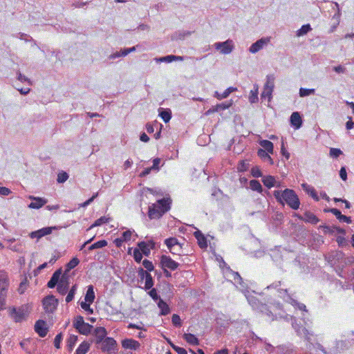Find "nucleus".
Masks as SVG:
<instances>
[{
  "instance_id": "4be33fe9",
  "label": "nucleus",
  "mask_w": 354,
  "mask_h": 354,
  "mask_svg": "<svg viewBox=\"0 0 354 354\" xmlns=\"http://www.w3.org/2000/svg\"><path fill=\"white\" fill-rule=\"evenodd\" d=\"M257 155L263 161L268 162L270 165H272L274 164V161L271 156H270V153L266 151V150L263 149H259L257 151Z\"/></svg>"
},
{
  "instance_id": "c03bdc74",
  "label": "nucleus",
  "mask_w": 354,
  "mask_h": 354,
  "mask_svg": "<svg viewBox=\"0 0 354 354\" xmlns=\"http://www.w3.org/2000/svg\"><path fill=\"white\" fill-rule=\"evenodd\" d=\"M343 153L342 151L338 148H330L329 155L331 158H337Z\"/></svg>"
},
{
  "instance_id": "4468645a",
  "label": "nucleus",
  "mask_w": 354,
  "mask_h": 354,
  "mask_svg": "<svg viewBox=\"0 0 354 354\" xmlns=\"http://www.w3.org/2000/svg\"><path fill=\"white\" fill-rule=\"evenodd\" d=\"M270 42V38H261L252 44L250 47L251 53H256L263 48V46Z\"/></svg>"
},
{
  "instance_id": "39448f33",
  "label": "nucleus",
  "mask_w": 354,
  "mask_h": 354,
  "mask_svg": "<svg viewBox=\"0 0 354 354\" xmlns=\"http://www.w3.org/2000/svg\"><path fill=\"white\" fill-rule=\"evenodd\" d=\"M98 345L99 348L103 353H106L107 354H116L118 352V344L113 337H106V339Z\"/></svg>"
},
{
  "instance_id": "a211bd4d",
  "label": "nucleus",
  "mask_w": 354,
  "mask_h": 354,
  "mask_svg": "<svg viewBox=\"0 0 354 354\" xmlns=\"http://www.w3.org/2000/svg\"><path fill=\"white\" fill-rule=\"evenodd\" d=\"M165 244L168 248L169 252H171L172 254H176V252L174 251L176 247H178L180 248H181L180 245V243H178V239L174 237L166 239L165 240Z\"/></svg>"
},
{
  "instance_id": "ea45409f",
  "label": "nucleus",
  "mask_w": 354,
  "mask_h": 354,
  "mask_svg": "<svg viewBox=\"0 0 354 354\" xmlns=\"http://www.w3.org/2000/svg\"><path fill=\"white\" fill-rule=\"evenodd\" d=\"M68 174L64 171H62L59 172V174H57V181L59 183H64L68 180Z\"/></svg>"
},
{
  "instance_id": "bb28decb",
  "label": "nucleus",
  "mask_w": 354,
  "mask_h": 354,
  "mask_svg": "<svg viewBox=\"0 0 354 354\" xmlns=\"http://www.w3.org/2000/svg\"><path fill=\"white\" fill-rule=\"evenodd\" d=\"M158 306L160 309L161 315H167L170 313V308L168 304L165 302L162 299H159Z\"/></svg>"
},
{
  "instance_id": "13d9d810",
  "label": "nucleus",
  "mask_w": 354,
  "mask_h": 354,
  "mask_svg": "<svg viewBox=\"0 0 354 354\" xmlns=\"http://www.w3.org/2000/svg\"><path fill=\"white\" fill-rule=\"evenodd\" d=\"M95 249L102 248L107 245V241L106 240H100L93 243Z\"/></svg>"
},
{
  "instance_id": "f03ea898",
  "label": "nucleus",
  "mask_w": 354,
  "mask_h": 354,
  "mask_svg": "<svg viewBox=\"0 0 354 354\" xmlns=\"http://www.w3.org/2000/svg\"><path fill=\"white\" fill-rule=\"evenodd\" d=\"M171 200L164 198L158 200L149 207L148 216L150 219H158L171 209Z\"/></svg>"
},
{
  "instance_id": "412c9836",
  "label": "nucleus",
  "mask_w": 354,
  "mask_h": 354,
  "mask_svg": "<svg viewBox=\"0 0 354 354\" xmlns=\"http://www.w3.org/2000/svg\"><path fill=\"white\" fill-rule=\"evenodd\" d=\"M299 218L305 222L310 223L312 224H317L319 222L318 218L310 212H306L304 216H300Z\"/></svg>"
},
{
  "instance_id": "680f3d73",
  "label": "nucleus",
  "mask_w": 354,
  "mask_h": 354,
  "mask_svg": "<svg viewBox=\"0 0 354 354\" xmlns=\"http://www.w3.org/2000/svg\"><path fill=\"white\" fill-rule=\"evenodd\" d=\"M172 348L178 353V354H187V351L182 347L178 346H172Z\"/></svg>"
},
{
  "instance_id": "37998d69",
  "label": "nucleus",
  "mask_w": 354,
  "mask_h": 354,
  "mask_svg": "<svg viewBox=\"0 0 354 354\" xmlns=\"http://www.w3.org/2000/svg\"><path fill=\"white\" fill-rule=\"evenodd\" d=\"M135 50V47H133V48H127V49H124L122 51L121 54L118 53H116L113 55H111V58H115V57H118L120 56H126L129 53L132 52Z\"/></svg>"
},
{
  "instance_id": "2eb2a0df",
  "label": "nucleus",
  "mask_w": 354,
  "mask_h": 354,
  "mask_svg": "<svg viewBox=\"0 0 354 354\" xmlns=\"http://www.w3.org/2000/svg\"><path fill=\"white\" fill-rule=\"evenodd\" d=\"M122 348L136 351L140 348V344L133 339H124L121 342Z\"/></svg>"
},
{
  "instance_id": "774afa93",
  "label": "nucleus",
  "mask_w": 354,
  "mask_h": 354,
  "mask_svg": "<svg viewBox=\"0 0 354 354\" xmlns=\"http://www.w3.org/2000/svg\"><path fill=\"white\" fill-rule=\"evenodd\" d=\"M339 221L345 222L346 223H351L352 221L351 217L346 216L345 215L342 214L341 216L338 218Z\"/></svg>"
},
{
  "instance_id": "5fc2aeb1",
  "label": "nucleus",
  "mask_w": 354,
  "mask_h": 354,
  "mask_svg": "<svg viewBox=\"0 0 354 354\" xmlns=\"http://www.w3.org/2000/svg\"><path fill=\"white\" fill-rule=\"evenodd\" d=\"M252 175L255 178H259L262 176V173L259 167H253L251 169Z\"/></svg>"
},
{
  "instance_id": "9b49d317",
  "label": "nucleus",
  "mask_w": 354,
  "mask_h": 354,
  "mask_svg": "<svg viewBox=\"0 0 354 354\" xmlns=\"http://www.w3.org/2000/svg\"><path fill=\"white\" fill-rule=\"evenodd\" d=\"M55 228V227H43L38 230L30 232L29 236L31 239H37L39 240L46 235L50 234L52 233L53 230Z\"/></svg>"
},
{
  "instance_id": "69168bd1",
  "label": "nucleus",
  "mask_w": 354,
  "mask_h": 354,
  "mask_svg": "<svg viewBox=\"0 0 354 354\" xmlns=\"http://www.w3.org/2000/svg\"><path fill=\"white\" fill-rule=\"evenodd\" d=\"M11 193V191L5 187H0V195L8 196Z\"/></svg>"
},
{
  "instance_id": "bf43d9fd",
  "label": "nucleus",
  "mask_w": 354,
  "mask_h": 354,
  "mask_svg": "<svg viewBox=\"0 0 354 354\" xmlns=\"http://www.w3.org/2000/svg\"><path fill=\"white\" fill-rule=\"evenodd\" d=\"M149 295L153 300H158L159 298L158 295L157 293V290L155 288H151L149 289Z\"/></svg>"
},
{
  "instance_id": "5701e85b",
  "label": "nucleus",
  "mask_w": 354,
  "mask_h": 354,
  "mask_svg": "<svg viewBox=\"0 0 354 354\" xmlns=\"http://www.w3.org/2000/svg\"><path fill=\"white\" fill-rule=\"evenodd\" d=\"M183 338L190 345L197 346L199 344L198 339L194 334L185 333Z\"/></svg>"
},
{
  "instance_id": "0e129e2a",
  "label": "nucleus",
  "mask_w": 354,
  "mask_h": 354,
  "mask_svg": "<svg viewBox=\"0 0 354 354\" xmlns=\"http://www.w3.org/2000/svg\"><path fill=\"white\" fill-rule=\"evenodd\" d=\"M339 176L343 180H346L347 179V173L346 168L342 167L339 170Z\"/></svg>"
},
{
  "instance_id": "09e8293b",
  "label": "nucleus",
  "mask_w": 354,
  "mask_h": 354,
  "mask_svg": "<svg viewBox=\"0 0 354 354\" xmlns=\"http://www.w3.org/2000/svg\"><path fill=\"white\" fill-rule=\"evenodd\" d=\"M142 253L139 249L135 248L133 250V258L137 263H140L142 259Z\"/></svg>"
},
{
  "instance_id": "864d4df0",
  "label": "nucleus",
  "mask_w": 354,
  "mask_h": 354,
  "mask_svg": "<svg viewBox=\"0 0 354 354\" xmlns=\"http://www.w3.org/2000/svg\"><path fill=\"white\" fill-rule=\"evenodd\" d=\"M172 324L176 326H181V319L179 315L174 314L171 317Z\"/></svg>"
},
{
  "instance_id": "473e14b6",
  "label": "nucleus",
  "mask_w": 354,
  "mask_h": 354,
  "mask_svg": "<svg viewBox=\"0 0 354 354\" xmlns=\"http://www.w3.org/2000/svg\"><path fill=\"white\" fill-rule=\"evenodd\" d=\"M250 187L252 190L257 191L259 193H261L263 191L261 183L257 180H251L250 181Z\"/></svg>"
},
{
  "instance_id": "b1692460",
  "label": "nucleus",
  "mask_w": 354,
  "mask_h": 354,
  "mask_svg": "<svg viewBox=\"0 0 354 354\" xmlns=\"http://www.w3.org/2000/svg\"><path fill=\"white\" fill-rule=\"evenodd\" d=\"M95 292L93 290V286L92 285H89L87 287L86 293L84 297V301L88 302L89 304H92L95 299Z\"/></svg>"
},
{
  "instance_id": "9d476101",
  "label": "nucleus",
  "mask_w": 354,
  "mask_h": 354,
  "mask_svg": "<svg viewBox=\"0 0 354 354\" xmlns=\"http://www.w3.org/2000/svg\"><path fill=\"white\" fill-rule=\"evenodd\" d=\"M93 334L95 337L94 342L96 345L100 344L107 337V331L104 327L102 326L96 327L94 329Z\"/></svg>"
},
{
  "instance_id": "f8f14e48",
  "label": "nucleus",
  "mask_w": 354,
  "mask_h": 354,
  "mask_svg": "<svg viewBox=\"0 0 354 354\" xmlns=\"http://www.w3.org/2000/svg\"><path fill=\"white\" fill-rule=\"evenodd\" d=\"M35 330L41 337H44L48 331L46 322L41 319L37 320L35 324Z\"/></svg>"
},
{
  "instance_id": "e433bc0d",
  "label": "nucleus",
  "mask_w": 354,
  "mask_h": 354,
  "mask_svg": "<svg viewBox=\"0 0 354 354\" xmlns=\"http://www.w3.org/2000/svg\"><path fill=\"white\" fill-rule=\"evenodd\" d=\"M153 286V280L152 278L151 274H147V276L145 277V288L146 290L151 289Z\"/></svg>"
},
{
  "instance_id": "7ed1b4c3",
  "label": "nucleus",
  "mask_w": 354,
  "mask_h": 354,
  "mask_svg": "<svg viewBox=\"0 0 354 354\" xmlns=\"http://www.w3.org/2000/svg\"><path fill=\"white\" fill-rule=\"evenodd\" d=\"M8 313L15 322H21L28 317L30 313V307L28 304L22 305L19 308L10 307Z\"/></svg>"
},
{
  "instance_id": "7c9ffc66",
  "label": "nucleus",
  "mask_w": 354,
  "mask_h": 354,
  "mask_svg": "<svg viewBox=\"0 0 354 354\" xmlns=\"http://www.w3.org/2000/svg\"><path fill=\"white\" fill-rule=\"evenodd\" d=\"M259 88L257 85H254V88L250 91L249 95V101L251 103H254L258 100Z\"/></svg>"
},
{
  "instance_id": "6e6552de",
  "label": "nucleus",
  "mask_w": 354,
  "mask_h": 354,
  "mask_svg": "<svg viewBox=\"0 0 354 354\" xmlns=\"http://www.w3.org/2000/svg\"><path fill=\"white\" fill-rule=\"evenodd\" d=\"M214 46L216 50H219L220 53L223 55L230 54L234 49L233 41L230 39L224 42H216Z\"/></svg>"
},
{
  "instance_id": "20e7f679",
  "label": "nucleus",
  "mask_w": 354,
  "mask_h": 354,
  "mask_svg": "<svg viewBox=\"0 0 354 354\" xmlns=\"http://www.w3.org/2000/svg\"><path fill=\"white\" fill-rule=\"evenodd\" d=\"M9 286L8 274L0 270V310L5 308L7 290Z\"/></svg>"
},
{
  "instance_id": "6ab92c4d",
  "label": "nucleus",
  "mask_w": 354,
  "mask_h": 354,
  "mask_svg": "<svg viewBox=\"0 0 354 354\" xmlns=\"http://www.w3.org/2000/svg\"><path fill=\"white\" fill-rule=\"evenodd\" d=\"M290 123L295 129H298L301 127L302 120L298 112H293L290 116Z\"/></svg>"
},
{
  "instance_id": "3c124183",
  "label": "nucleus",
  "mask_w": 354,
  "mask_h": 354,
  "mask_svg": "<svg viewBox=\"0 0 354 354\" xmlns=\"http://www.w3.org/2000/svg\"><path fill=\"white\" fill-rule=\"evenodd\" d=\"M142 265L145 267V268H146L147 270L149 272H151L154 269V266H153L152 262L148 259H145L142 261Z\"/></svg>"
},
{
  "instance_id": "c756f323",
  "label": "nucleus",
  "mask_w": 354,
  "mask_h": 354,
  "mask_svg": "<svg viewBox=\"0 0 354 354\" xmlns=\"http://www.w3.org/2000/svg\"><path fill=\"white\" fill-rule=\"evenodd\" d=\"M77 341V336L75 335H71L69 336V337L67 339V348L69 351H73L74 346L75 345L76 342Z\"/></svg>"
},
{
  "instance_id": "79ce46f5",
  "label": "nucleus",
  "mask_w": 354,
  "mask_h": 354,
  "mask_svg": "<svg viewBox=\"0 0 354 354\" xmlns=\"http://www.w3.org/2000/svg\"><path fill=\"white\" fill-rule=\"evenodd\" d=\"M315 92V91L314 88H301L299 89V95L301 97H306V96L310 95L311 94H314Z\"/></svg>"
},
{
  "instance_id": "8fccbe9b",
  "label": "nucleus",
  "mask_w": 354,
  "mask_h": 354,
  "mask_svg": "<svg viewBox=\"0 0 354 354\" xmlns=\"http://www.w3.org/2000/svg\"><path fill=\"white\" fill-rule=\"evenodd\" d=\"M91 304H89L88 302L82 301L80 304V306L83 310L88 312L89 314H93V308H91V306H90Z\"/></svg>"
},
{
  "instance_id": "393cba45",
  "label": "nucleus",
  "mask_w": 354,
  "mask_h": 354,
  "mask_svg": "<svg viewBox=\"0 0 354 354\" xmlns=\"http://www.w3.org/2000/svg\"><path fill=\"white\" fill-rule=\"evenodd\" d=\"M236 90V88L234 87H229L227 89L224 91L222 93H218V91H216L214 93V97H216L218 100H221L222 99L226 98L229 96V95L235 91Z\"/></svg>"
},
{
  "instance_id": "f704fd0d",
  "label": "nucleus",
  "mask_w": 354,
  "mask_h": 354,
  "mask_svg": "<svg viewBox=\"0 0 354 354\" xmlns=\"http://www.w3.org/2000/svg\"><path fill=\"white\" fill-rule=\"evenodd\" d=\"M109 221V218H107L106 216H101L100 218H97L89 227L88 230L92 229L95 227H98L102 225V224L107 223Z\"/></svg>"
},
{
  "instance_id": "0eeeda50",
  "label": "nucleus",
  "mask_w": 354,
  "mask_h": 354,
  "mask_svg": "<svg viewBox=\"0 0 354 354\" xmlns=\"http://www.w3.org/2000/svg\"><path fill=\"white\" fill-rule=\"evenodd\" d=\"M42 304L46 313H53L57 309L58 300L53 295H48L43 299Z\"/></svg>"
},
{
  "instance_id": "aec40b11",
  "label": "nucleus",
  "mask_w": 354,
  "mask_h": 354,
  "mask_svg": "<svg viewBox=\"0 0 354 354\" xmlns=\"http://www.w3.org/2000/svg\"><path fill=\"white\" fill-rule=\"evenodd\" d=\"M194 235L196 239L197 243L201 248L203 249L207 247V239L200 230L194 232Z\"/></svg>"
},
{
  "instance_id": "e2e57ef3",
  "label": "nucleus",
  "mask_w": 354,
  "mask_h": 354,
  "mask_svg": "<svg viewBox=\"0 0 354 354\" xmlns=\"http://www.w3.org/2000/svg\"><path fill=\"white\" fill-rule=\"evenodd\" d=\"M138 275L141 279H143L144 278H145L146 276H147V274H149V271L145 270L142 268H140L138 269Z\"/></svg>"
},
{
  "instance_id": "dca6fc26",
  "label": "nucleus",
  "mask_w": 354,
  "mask_h": 354,
  "mask_svg": "<svg viewBox=\"0 0 354 354\" xmlns=\"http://www.w3.org/2000/svg\"><path fill=\"white\" fill-rule=\"evenodd\" d=\"M29 198L33 201L28 205V207L30 209H39L47 203L46 199L40 197L30 196Z\"/></svg>"
},
{
  "instance_id": "ddd939ff",
  "label": "nucleus",
  "mask_w": 354,
  "mask_h": 354,
  "mask_svg": "<svg viewBox=\"0 0 354 354\" xmlns=\"http://www.w3.org/2000/svg\"><path fill=\"white\" fill-rule=\"evenodd\" d=\"M69 288V281L68 278L64 275H62L61 279L59 280L57 286V292L64 295H65Z\"/></svg>"
},
{
  "instance_id": "052dcab7",
  "label": "nucleus",
  "mask_w": 354,
  "mask_h": 354,
  "mask_svg": "<svg viewBox=\"0 0 354 354\" xmlns=\"http://www.w3.org/2000/svg\"><path fill=\"white\" fill-rule=\"evenodd\" d=\"M308 193L311 196L312 198H313L316 201H319V197L317 194V192L315 189L313 187L309 188L308 189Z\"/></svg>"
},
{
  "instance_id": "a878e982",
  "label": "nucleus",
  "mask_w": 354,
  "mask_h": 354,
  "mask_svg": "<svg viewBox=\"0 0 354 354\" xmlns=\"http://www.w3.org/2000/svg\"><path fill=\"white\" fill-rule=\"evenodd\" d=\"M90 346V343L84 341L79 345L75 354H86L89 351Z\"/></svg>"
},
{
  "instance_id": "338daca9",
  "label": "nucleus",
  "mask_w": 354,
  "mask_h": 354,
  "mask_svg": "<svg viewBox=\"0 0 354 354\" xmlns=\"http://www.w3.org/2000/svg\"><path fill=\"white\" fill-rule=\"evenodd\" d=\"M328 212H331L333 214H334V215L336 216V218H337V219H338V218L341 216V215H342L341 212H340L339 209H336V208H331V209H330L328 210Z\"/></svg>"
},
{
  "instance_id": "cd10ccee",
  "label": "nucleus",
  "mask_w": 354,
  "mask_h": 354,
  "mask_svg": "<svg viewBox=\"0 0 354 354\" xmlns=\"http://www.w3.org/2000/svg\"><path fill=\"white\" fill-rule=\"evenodd\" d=\"M262 182L268 188L270 189L276 185V180L272 176H266L263 178Z\"/></svg>"
},
{
  "instance_id": "58836bf2",
  "label": "nucleus",
  "mask_w": 354,
  "mask_h": 354,
  "mask_svg": "<svg viewBox=\"0 0 354 354\" xmlns=\"http://www.w3.org/2000/svg\"><path fill=\"white\" fill-rule=\"evenodd\" d=\"M273 89L263 86V91L261 93V97L266 98L268 97V100L270 101V99L272 98V93Z\"/></svg>"
},
{
  "instance_id": "49530a36",
  "label": "nucleus",
  "mask_w": 354,
  "mask_h": 354,
  "mask_svg": "<svg viewBox=\"0 0 354 354\" xmlns=\"http://www.w3.org/2000/svg\"><path fill=\"white\" fill-rule=\"evenodd\" d=\"M232 105V103H226V102H224V103H221V104H218L215 106H214V110L216 111V112L219 111H221V110H225L228 108H230Z\"/></svg>"
},
{
  "instance_id": "2f4dec72",
  "label": "nucleus",
  "mask_w": 354,
  "mask_h": 354,
  "mask_svg": "<svg viewBox=\"0 0 354 354\" xmlns=\"http://www.w3.org/2000/svg\"><path fill=\"white\" fill-rule=\"evenodd\" d=\"M139 247L140 251L145 254V256H148L150 254L151 248L149 247V245L145 242L141 241L138 244Z\"/></svg>"
},
{
  "instance_id": "c9c22d12",
  "label": "nucleus",
  "mask_w": 354,
  "mask_h": 354,
  "mask_svg": "<svg viewBox=\"0 0 354 354\" xmlns=\"http://www.w3.org/2000/svg\"><path fill=\"white\" fill-rule=\"evenodd\" d=\"M76 290H77V285L75 284L71 287V290H69V292L66 297V303H69L73 299Z\"/></svg>"
},
{
  "instance_id": "1a4fd4ad",
  "label": "nucleus",
  "mask_w": 354,
  "mask_h": 354,
  "mask_svg": "<svg viewBox=\"0 0 354 354\" xmlns=\"http://www.w3.org/2000/svg\"><path fill=\"white\" fill-rule=\"evenodd\" d=\"M160 265L162 269H169L170 270H176L179 263L173 260L169 256L162 255L160 257Z\"/></svg>"
},
{
  "instance_id": "a18cd8bd",
  "label": "nucleus",
  "mask_w": 354,
  "mask_h": 354,
  "mask_svg": "<svg viewBox=\"0 0 354 354\" xmlns=\"http://www.w3.org/2000/svg\"><path fill=\"white\" fill-rule=\"evenodd\" d=\"M80 263L79 259L77 257L73 258L67 264L66 268L68 270H70L75 268Z\"/></svg>"
},
{
  "instance_id": "4c0bfd02",
  "label": "nucleus",
  "mask_w": 354,
  "mask_h": 354,
  "mask_svg": "<svg viewBox=\"0 0 354 354\" xmlns=\"http://www.w3.org/2000/svg\"><path fill=\"white\" fill-rule=\"evenodd\" d=\"M266 87H268L274 89V76L273 75H268L266 77V82L264 85Z\"/></svg>"
},
{
  "instance_id": "6e6d98bb",
  "label": "nucleus",
  "mask_w": 354,
  "mask_h": 354,
  "mask_svg": "<svg viewBox=\"0 0 354 354\" xmlns=\"http://www.w3.org/2000/svg\"><path fill=\"white\" fill-rule=\"evenodd\" d=\"M128 328H136V329H138V330H144V331H146L147 329L144 328V325L142 322H140V324H133V323H130L128 326H127Z\"/></svg>"
},
{
  "instance_id": "f3484780",
  "label": "nucleus",
  "mask_w": 354,
  "mask_h": 354,
  "mask_svg": "<svg viewBox=\"0 0 354 354\" xmlns=\"http://www.w3.org/2000/svg\"><path fill=\"white\" fill-rule=\"evenodd\" d=\"M62 270L59 269L56 270L52 275L50 279L47 283V286L49 288H53L55 286H57L59 280L61 279Z\"/></svg>"
},
{
  "instance_id": "72a5a7b5",
  "label": "nucleus",
  "mask_w": 354,
  "mask_h": 354,
  "mask_svg": "<svg viewBox=\"0 0 354 354\" xmlns=\"http://www.w3.org/2000/svg\"><path fill=\"white\" fill-rule=\"evenodd\" d=\"M183 57L180 56H176V55H167L165 57H160L159 59H156L157 62H171L172 61L175 60H182Z\"/></svg>"
},
{
  "instance_id": "4d7b16f0",
  "label": "nucleus",
  "mask_w": 354,
  "mask_h": 354,
  "mask_svg": "<svg viewBox=\"0 0 354 354\" xmlns=\"http://www.w3.org/2000/svg\"><path fill=\"white\" fill-rule=\"evenodd\" d=\"M132 236V232L130 230L124 231L121 236L122 240L126 242L130 241Z\"/></svg>"
},
{
  "instance_id": "603ef678",
  "label": "nucleus",
  "mask_w": 354,
  "mask_h": 354,
  "mask_svg": "<svg viewBox=\"0 0 354 354\" xmlns=\"http://www.w3.org/2000/svg\"><path fill=\"white\" fill-rule=\"evenodd\" d=\"M62 338H63V335L62 333H58L55 336V339H54V346L56 348H60V344L62 341Z\"/></svg>"
},
{
  "instance_id": "a19ab883",
  "label": "nucleus",
  "mask_w": 354,
  "mask_h": 354,
  "mask_svg": "<svg viewBox=\"0 0 354 354\" xmlns=\"http://www.w3.org/2000/svg\"><path fill=\"white\" fill-rule=\"evenodd\" d=\"M159 115L160 116V118L162 119V120L165 123L168 122L171 118V114L170 111H162L160 113Z\"/></svg>"
},
{
  "instance_id": "423d86ee",
  "label": "nucleus",
  "mask_w": 354,
  "mask_h": 354,
  "mask_svg": "<svg viewBox=\"0 0 354 354\" xmlns=\"http://www.w3.org/2000/svg\"><path fill=\"white\" fill-rule=\"evenodd\" d=\"M73 326L82 335H87L91 333L93 326L84 322L82 316H77L73 322Z\"/></svg>"
},
{
  "instance_id": "f257e3e1",
  "label": "nucleus",
  "mask_w": 354,
  "mask_h": 354,
  "mask_svg": "<svg viewBox=\"0 0 354 354\" xmlns=\"http://www.w3.org/2000/svg\"><path fill=\"white\" fill-rule=\"evenodd\" d=\"M273 194L279 203L283 205L286 203L295 210L299 208L300 201L294 190L290 189H286L283 191L275 190Z\"/></svg>"
},
{
  "instance_id": "de8ad7c7",
  "label": "nucleus",
  "mask_w": 354,
  "mask_h": 354,
  "mask_svg": "<svg viewBox=\"0 0 354 354\" xmlns=\"http://www.w3.org/2000/svg\"><path fill=\"white\" fill-rule=\"evenodd\" d=\"M311 30L310 26L309 24L303 25L299 30L297 31V35L301 36L307 32H308Z\"/></svg>"
},
{
  "instance_id": "c85d7f7f",
  "label": "nucleus",
  "mask_w": 354,
  "mask_h": 354,
  "mask_svg": "<svg viewBox=\"0 0 354 354\" xmlns=\"http://www.w3.org/2000/svg\"><path fill=\"white\" fill-rule=\"evenodd\" d=\"M260 145L268 153L272 154L274 151V145L272 142L268 140H263L259 142Z\"/></svg>"
}]
</instances>
